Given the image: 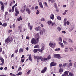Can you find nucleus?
I'll list each match as a JSON object with an SVG mask.
<instances>
[{
    "label": "nucleus",
    "mask_w": 76,
    "mask_h": 76,
    "mask_svg": "<svg viewBox=\"0 0 76 76\" xmlns=\"http://www.w3.org/2000/svg\"><path fill=\"white\" fill-rule=\"evenodd\" d=\"M60 50V48H56L55 50V51H59Z\"/></svg>",
    "instance_id": "47"
},
{
    "label": "nucleus",
    "mask_w": 76,
    "mask_h": 76,
    "mask_svg": "<svg viewBox=\"0 0 76 76\" xmlns=\"http://www.w3.org/2000/svg\"><path fill=\"white\" fill-rule=\"evenodd\" d=\"M68 41H69L70 42H71V43L73 42V40L70 39H69Z\"/></svg>",
    "instance_id": "35"
},
{
    "label": "nucleus",
    "mask_w": 76,
    "mask_h": 76,
    "mask_svg": "<svg viewBox=\"0 0 76 76\" xmlns=\"http://www.w3.org/2000/svg\"><path fill=\"white\" fill-rule=\"evenodd\" d=\"M22 72H19L17 74V76H19V75H22Z\"/></svg>",
    "instance_id": "26"
},
{
    "label": "nucleus",
    "mask_w": 76,
    "mask_h": 76,
    "mask_svg": "<svg viewBox=\"0 0 76 76\" xmlns=\"http://www.w3.org/2000/svg\"><path fill=\"white\" fill-rule=\"evenodd\" d=\"M57 19H58V20H61V17L60 16H58L57 17Z\"/></svg>",
    "instance_id": "30"
},
{
    "label": "nucleus",
    "mask_w": 76,
    "mask_h": 76,
    "mask_svg": "<svg viewBox=\"0 0 76 76\" xmlns=\"http://www.w3.org/2000/svg\"><path fill=\"white\" fill-rule=\"evenodd\" d=\"M13 4V2L12 1L11 2V3L10 4V6H12V5Z\"/></svg>",
    "instance_id": "55"
},
{
    "label": "nucleus",
    "mask_w": 76,
    "mask_h": 76,
    "mask_svg": "<svg viewBox=\"0 0 76 76\" xmlns=\"http://www.w3.org/2000/svg\"><path fill=\"white\" fill-rule=\"evenodd\" d=\"M0 60H1L2 63H4V59L1 56L0 57Z\"/></svg>",
    "instance_id": "16"
},
{
    "label": "nucleus",
    "mask_w": 76,
    "mask_h": 76,
    "mask_svg": "<svg viewBox=\"0 0 76 76\" xmlns=\"http://www.w3.org/2000/svg\"><path fill=\"white\" fill-rule=\"evenodd\" d=\"M25 7H22L20 11L22 13H23L24 12H25Z\"/></svg>",
    "instance_id": "14"
},
{
    "label": "nucleus",
    "mask_w": 76,
    "mask_h": 76,
    "mask_svg": "<svg viewBox=\"0 0 76 76\" xmlns=\"http://www.w3.org/2000/svg\"><path fill=\"white\" fill-rule=\"evenodd\" d=\"M15 12H16V13H15V16H18V14L19 13V12L18 10V8L17 7L15 8Z\"/></svg>",
    "instance_id": "4"
},
{
    "label": "nucleus",
    "mask_w": 76,
    "mask_h": 76,
    "mask_svg": "<svg viewBox=\"0 0 76 76\" xmlns=\"http://www.w3.org/2000/svg\"><path fill=\"white\" fill-rule=\"evenodd\" d=\"M66 24H67V25H69V24H70V23H69V21H67L66 22Z\"/></svg>",
    "instance_id": "62"
},
{
    "label": "nucleus",
    "mask_w": 76,
    "mask_h": 76,
    "mask_svg": "<svg viewBox=\"0 0 76 76\" xmlns=\"http://www.w3.org/2000/svg\"><path fill=\"white\" fill-rule=\"evenodd\" d=\"M39 34H40V35H43V31H41L39 33Z\"/></svg>",
    "instance_id": "41"
},
{
    "label": "nucleus",
    "mask_w": 76,
    "mask_h": 76,
    "mask_svg": "<svg viewBox=\"0 0 76 76\" xmlns=\"http://www.w3.org/2000/svg\"><path fill=\"white\" fill-rule=\"evenodd\" d=\"M72 65H73V63L72 62H70L69 63V66H72Z\"/></svg>",
    "instance_id": "44"
},
{
    "label": "nucleus",
    "mask_w": 76,
    "mask_h": 76,
    "mask_svg": "<svg viewBox=\"0 0 76 76\" xmlns=\"http://www.w3.org/2000/svg\"><path fill=\"white\" fill-rule=\"evenodd\" d=\"M34 59L35 60H41L42 61H46L47 60V59L45 58H42V57L39 56H34Z\"/></svg>",
    "instance_id": "1"
},
{
    "label": "nucleus",
    "mask_w": 76,
    "mask_h": 76,
    "mask_svg": "<svg viewBox=\"0 0 76 76\" xmlns=\"http://www.w3.org/2000/svg\"><path fill=\"white\" fill-rule=\"evenodd\" d=\"M69 75L70 76H74V74L71 72H70L69 73Z\"/></svg>",
    "instance_id": "29"
},
{
    "label": "nucleus",
    "mask_w": 76,
    "mask_h": 76,
    "mask_svg": "<svg viewBox=\"0 0 76 76\" xmlns=\"http://www.w3.org/2000/svg\"><path fill=\"white\" fill-rule=\"evenodd\" d=\"M8 15V12H5V16H6V15Z\"/></svg>",
    "instance_id": "50"
},
{
    "label": "nucleus",
    "mask_w": 76,
    "mask_h": 76,
    "mask_svg": "<svg viewBox=\"0 0 76 76\" xmlns=\"http://www.w3.org/2000/svg\"><path fill=\"white\" fill-rule=\"evenodd\" d=\"M11 11L12 12H14V8H13V7H12Z\"/></svg>",
    "instance_id": "54"
},
{
    "label": "nucleus",
    "mask_w": 76,
    "mask_h": 76,
    "mask_svg": "<svg viewBox=\"0 0 76 76\" xmlns=\"http://www.w3.org/2000/svg\"><path fill=\"white\" fill-rule=\"evenodd\" d=\"M56 43L53 44V43L50 42L49 43V46L52 48H54L56 46Z\"/></svg>",
    "instance_id": "8"
},
{
    "label": "nucleus",
    "mask_w": 76,
    "mask_h": 76,
    "mask_svg": "<svg viewBox=\"0 0 76 76\" xmlns=\"http://www.w3.org/2000/svg\"><path fill=\"white\" fill-rule=\"evenodd\" d=\"M39 5L40 7L42 8H43V5H42V4L41 2H39Z\"/></svg>",
    "instance_id": "18"
},
{
    "label": "nucleus",
    "mask_w": 76,
    "mask_h": 76,
    "mask_svg": "<svg viewBox=\"0 0 76 76\" xmlns=\"http://www.w3.org/2000/svg\"><path fill=\"white\" fill-rule=\"evenodd\" d=\"M46 60H50L51 59V56L50 55H49L48 57L46 58Z\"/></svg>",
    "instance_id": "24"
},
{
    "label": "nucleus",
    "mask_w": 76,
    "mask_h": 76,
    "mask_svg": "<svg viewBox=\"0 0 76 76\" xmlns=\"http://www.w3.org/2000/svg\"><path fill=\"white\" fill-rule=\"evenodd\" d=\"M48 25H51L52 23V21H49L47 22Z\"/></svg>",
    "instance_id": "28"
},
{
    "label": "nucleus",
    "mask_w": 76,
    "mask_h": 76,
    "mask_svg": "<svg viewBox=\"0 0 76 76\" xmlns=\"http://www.w3.org/2000/svg\"><path fill=\"white\" fill-rule=\"evenodd\" d=\"M41 27L40 26H39L38 27L35 28V30H36L37 31H40L41 30Z\"/></svg>",
    "instance_id": "11"
},
{
    "label": "nucleus",
    "mask_w": 76,
    "mask_h": 76,
    "mask_svg": "<svg viewBox=\"0 0 76 76\" xmlns=\"http://www.w3.org/2000/svg\"><path fill=\"white\" fill-rule=\"evenodd\" d=\"M0 4L2 5V6H4V4H3V3L2 1H1L0 2Z\"/></svg>",
    "instance_id": "37"
},
{
    "label": "nucleus",
    "mask_w": 76,
    "mask_h": 76,
    "mask_svg": "<svg viewBox=\"0 0 76 76\" xmlns=\"http://www.w3.org/2000/svg\"><path fill=\"white\" fill-rule=\"evenodd\" d=\"M12 27L13 28H15V24H13L12 25Z\"/></svg>",
    "instance_id": "59"
},
{
    "label": "nucleus",
    "mask_w": 76,
    "mask_h": 76,
    "mask_svg": "<svg viewBox=\"0 0 76 76\" xmlns=\"http://www.w3.org/2000/svg\"><path fill=\"white\" fill-rule=\"evenodd\" d=\"M18 28H18V30H20V29H22V26H19L18 27Z\"/></svg>",
    "instance_id": "36"
},
{
    "label": "nucleus",
    "mask_w": 76,
    "mask_h": 76,
    "mask_svg": "<svg viewBox=\"0 0 76 76\" xmlns=\"http://www.w3.org/2000/svg\"><path fill=\"white\" fill-rule=\"evenodd\" d=\"M41 47H42L41 49H42V51H43V50H44L45 45H44V44L42 43L41 44Z\"/></svg>",
    "instance_id": "13"
},
{
    "label": "nucleus",
    "mask_w": 76,
    "mask_h": 76,
    "mask_svg": "<svg viewBox=\"0 0 76 76\" xmlns=\"http://www.w3.org/2000/svg\"><path fill=\"white\" fill-rule=\"evenodd\" d=\"M58 44L60 45H61V47H64V45H63V43L61 42H59Z\"/></svg>",
    "instance_id": "22"
},
{
    "label": "nucleus",
    "mask_w": 76,
    "mask_h": 76,
    "mask_svg": "<svg viewBox=\"0 0 76 76\" xmlns=\"http://www.w3.org/2000/svg\"><path fill=\"white\" fill-rule=\"evenodd\" d=\"M53 56L55 58H58V59L61 58V57L60 56V55L59 54H54Z\"/></svg>",
    "instance_id": "3"
},
{
    "label": "nucleus",
    "mask_w": 76,
    "mask_h": 76,
    "mask_svg": "<svg viewBox=\"0 0 76 76\" xmlns=\"http://www.w3.org/2000/svg\"><path fill=\"white\" fill-rule=\"evenodd\" d=\"M59 73H62V72H63V68H60L59 69Z\"/></svg>",
    "instance_id": "20"
},
{
    "label": "nucleus",
    "mask_w": 76,
    "mask_h": 76,
    "mask_svg": "<svg viewBox=\"0 0 76 76\" xmlns=\"http://www.w3.org/2000/svg\"><path fill=\"white\" fill-rule=\"evenodd\" d=\"M31 71H32V69L29 70L27 73V75H29V73H30Z\"/></svg>",
    "instance_id": "32"
},
{
    "label": "nucleus",
    "mask_w": 76,
    "mask_h": 76,
    "mask_svg": "<svg viewBox=\"0 0 76 76\" xmlns=\"http://www.w3.org/2000/svg\"><path fill=\"white\" fill-rule=\"evenodd\" d=\"M59 66L60 68H61V67H63V65H62V64H59Z\"/></svg>",
    "instance_id": "39"
},
{
    "label": "nucleus",
    "mask_w": 76,
    "mask_h": 76,
    "mask_svg": "<svg viewBox=\"0 0 76 76\" xmlns=\"http://www.w3.org/2000/svg\"><path fill=\"white\" fill-rule=\"evenodd\" d=\"M41 20V21H45V19L44 18H42Z\"/></svg>",
    "instance_id": "52"
},
{
    "label": "nucleus",
    "mask_w": 76,
    "mask_h": 76,
    "mask_svg": "<svg viewBox=\"0 0 76 76\" xmlns=\"http://www.w3.org/2000/svg\"><path fill=\"white\" fill-rule=\"evenodd\" d=\"M74 66L75 67H76V62H75L74 63Z\"/></svg>",
    "instance_id": "60"
},
{
    "label": "nucleus",
    "mask_w": 76,
    "mask_h": 76,
    "mask_svg": "<svg viewBox=\"0 0 76 76\" xmlns=\"http://www.w3.org/2000/svg\"><path fill=\"white\" fill-rule=\"evenodd\" d=\"M1 10L2 12H4V6H1Z\"/></svg>",
    "instance_id": "21"
},
{
    "label": "nucleus",
    "mask_w": 76,
    "mask_h": 76,
    "mask_svg": "<svg viewBox=\"0 0 76 76\" xmlns=\"http://www.w3.org/2000/svg\"><path fill=\"white\" fill-rule=\"evenodd\" d=\"M24 61H25V59H22L21 60V62H22V63H23Z\"/></svg>",
    "instance_id": "48"
},
{
    "label": "nucleus",
    "mask_w": 76,
    "mask_h": 76,
    "mask_svg": "<svg viewBox=\"0 0 76 76\" xmlns=\"http://www.w3.org/2000/svg\"><path fill=\"white\" fill-rule=\"evenodd\" d=\"M7 23H4L2 24V26L6 27V26H7Z\"/></svg>",
    "instance_id": "23"
},
{
    "label": "nucleus",
    "mask_w": 76,
    "mask_h": 76,
    "mask_svg": "<svg viewBox=\"0 0 76 76\" xmlns=\"http://www.w3.org/2000/svg\"><path fill=\"white\" fill-rule=\"evenodd\" d=\"M10 75L11 76H16V75H15V74H12V73H11L10 74Z\"/></svg>",
    "instance_id": "34"
},
{
    "label": "nucleus",
    "mask_w": 76,
    "mask_h": 76,
    "mask_svg": "<svg viewBox=\"0 0 76 76\" xmlns=\"http://www.w3.org/2000/svg\"><path fill=\"white\" fill-rule=\"evenodd\" d=\"M23 52V49L22 48H20V49L19 50V53H21Z\"/></svg>",
    "instance_id": "27"
},
{
    "label": "nucleus",
    "mask_w": 76,
    "mask_h": 76,
    "mask_svg": "<svg viewBox=\"0 0 76 76\" xmlns=\"http://www.w3.org/2000/svg\"><path fill=\"white\" fill-rule=\"evenodd\" d=\"M63 66L64 67H66V66H67V63H65L63 65Z\"/></svg>",
    "instance_id": "49"
},
{
    "label": "nucleus",
    "mask_w": 76,
    "mask_h": 76,
    "mask_svg": "<svg viewBox=\"0 0 76 76\" xmlns=\"http://www.w3.org/2000/svg\"><path fill=\"white\" fill-rule=\"evenodd\" d=\"M38 6H36L35 7V9H36V10H37L38 9Z\"/></svg>",
    "instance_id": "61"
},
{
    "label": "nucleus",
    "mask_w": 76,
    "mask_h": 76,
    "mask_svg": "<svg viewBox=\"0 0 76 76\" xmlns=\"http://www.w3.org/2000/svg\"><path fill=\"white\" fill-rule=\"evenodd\" d=\"M39 13V10H37V12L36 13V15H38Z\"/></svg>",
    "instance_id": "43"
},
{
    "label": "nucleus",
    "mask_w": 76,
    "mask_h": 76,
    "mask_svg": "<svg viewBox=\"0 0 76 76\" xmlns=\"http://www.w3.org/2000/svg\"><path fill=\"white\" fill-rule=\"evenodd\" d=\"M54 6L56 9H57V4H56V3H54Z\"/></svg>",
    "instance_id": "33"
},
{
    "label": "nucleus",
    "mask_w": 76,
    "mask_h": 76,
    "mask_svg": "<svg viewBox=\"0 0 76 76\" xmlns=\"http://www.w3.org/2000/svg\"><path fill=\"white\" fill-rule=\"evenodd\" d=\"M12 30H8V32L9 33H10V32H12Z\"/></svg>",
    "instance_id": "51"
},
{
    "label": "nucleus",
    "mask_w": 76,
    "mask_h": 76,
    "mask_svg": "<svg viewBox=\"0 0 76 76\" xmlns=\"http://www.w3.org/2000/svg\"><path fill=\"white\" fill-rule=\"evenodd\" d=\"M69 72V71H65L64 74H63L61 76H69L68 73Z\"/></svg>",
    "instance_id": "5"
},
{
    "label": "nucleus",
    "mask_w": 76,
    "mask_h": 76,
    "mask_svg": "<svg viewBox=\"0 0 76 76\" xmlns=\"http://www.w3.org/2000/svg\"><path fill=\"white\" fill-rule=\"evenodd\" d=\"M18 52V49H17V50H16L15 52V53H17Z\"/></svg>",
    "instance_id": "53"
},
{
    "label": "nucleus",
    "mask_w": 76,
    "mask_h": 76,
    "mask_svg": "<svg viewBox=\"0 0 76 76\" xmlns=\"http://www.w3.org/2000/svg\"><path fill=\"white\" fill-rule=\"evenodd\" d=\"M34 9V7H32L31 8V10H33Z\"/></svg>",
    "instance_id": "64"
},
{
    "label": "nucleus",
    "mask_w": 76,
    "mask_h": 76,
    "mask_svg": "<svg viewBox=\"0 0 76 76\" xmlns=\"http://www.w3.org/2000/svg\"><path fill=\"white\" fill-rule=\"evenodd\" d=\"M47 67L45 66L43 70L41 71V73H44L45 72H46V70H47Z\"/></svg>",
    "instance_id": "10"
},
{
    "label": "nucleus",
    "mask_w": 76,
    "mask_h": 76,
    "mask_svg": "<svg viewBox=\"0 0 76 76\" xmlns=\"http://www.w3.org/2000/svg\"><path fill=\"white\" fill-rule=\"evenodd\" d=\"M38 51H39V52H42V51H43L42 49H38Z\"/></svg>",
    "instance_id": "45"
},
{
    "label": "nucleus",
    "mask_w": 76,
    "mask_h": 76,
    "mask_svg": "<svg viewBox=\"0 0 76 76\" xmlns=\"http://www.w3.org/2000/svg\"><path fill=\"white\" fill-rule=\"evenodd\" d=\"M26 11L28 12V13L29 14V15H30L31 14V10H30L29 9V8H27L26 9Z\"/></svg>",
    "instance_id": "17"
},
{
    "label": "nucleus",
    "mask_w": 76,
    "mask_h": 76,
    "mask_svg": "<svg viewBox=\"0 0 76 76\" xmlns=\"http://www.w3.org/2000/svg\"><path fill=\"white\" fill-rule=\"evenodd\" d=\"M38 51V49H36L34 50L33 52L34 53H37Z\"/></svg>",
    "instance_id": "25"
},
{
    "label": "nucleus",
    "mask_w": 76,
    "mask_h": 76,
    "mask_svg": "<svg viewBox=\"0 0 76 76\" xmlns=\"http://www.w3.org/2000/svg\"><path fill=\"white\" fill-rule=\"evenodd\" d=\"M23 18H22V17L20 16L19 18H17V20L18 22H20V20H22Z\"/></svg>",
    "instance_id": "15"
},
{
    "label": "nucleus",
    "mask_w": 76,
    "mask_h": 76,
    "mask_svg": "<svg viewBox=\"0 0 76 76\" xmlns=\"http://www.w3.org/2000/svg\"><path fill=\"white\" fill-rule=\"evenodd\" d=\"M26 38L27 39H29V37L27 36Z\"/></svg>",
    "instance_id": "56"
},
{
    "label": "nucleus",
    "mask_w": 76,
    "mask_h": 76,
    "mask_svg": "<svg viewBox=\"0 0 76 76\" xmlns=\"http://www.w3.org/2000/svg\"><path fill=\"white\" fill-rule=\"evenodd\" d=\"M45 6H46V7H48V5L47 4V3L45 2Z\"/></svg>",
    "instance_id": "42"
},
{
    "label": "nucleus",
    "mask_w": 76,
    "mask_h": 76,
    "mask_svg": "<svg viewBox=\"0 0 76 76\" xmlns=\"http://www.w3.org/2000/svg\"><path fill=\"white\" fill-rule=\"evenodd\" d=\"M4 41L5 42L7 43V44H9V42L11 43V42H12V41H13V38L12 37L10 38L8 37Z\"/></svg>",
    "instance_id": "2"
},
{
    "label": "nucleus",
    "mask_w": 76,
    "mask_h": 76,
    "mask_svg": "<svg viewBox=\"0 0 76 76\" xmlns=\"http://www.w3.org/2000/svg\"><path fill=\"white\" fill-rule=\"evenodd\" d=\"M39 45H36L34 46V48H39Z\"/></svg>",
    "instance_id": "31"
},
{
    "label": "nucleus",
    "mask_w": 76,
    "mask_h": 76,
    "mask_svg": "<svg viewBox=\"0 0 76 76\" xmlns=\"http://www.w3.org/2000/svg\"><path fill=\"white\" fill-rule=\"evenodd\" d=\"M36 38H37V42L39 41V33H37V34L35 36Z\"/></svg>",
    "instance_id": "9"
},
{
    "label": "nucleus",
    "mask_w": 76,
    "mask_h": 76,
    "mask_svg": "<svg viewBox=\"0 0 76 76\" xmlns=\"http://www.w3.org/2000/svg\"><path fill=\"white\" fill-rule=\"evenodd\" d=\"M59 41H60L61 42H62V39H61V37H59Z\"/></svg>",
    "instance_id": "38"
},
{
    "label": "nucleus",
    "mask_w": 76,
    "mask_h": 76,
    "mask_svg": "<svg viewBox=\"0 0 76 76\" xmlns=\"http://www.w3.org/2000/svg\"><path fill=\"white\" fill-rule=\"evenodd\" d=\"M31 42L32 44H36L37 43L36 40H35V39L34 38L32 39L31 40Z\"/></svg>",
    "instance_id": "7"
},
{
    "label": "nucleus",
    "mask_w": 76,
    "mask_h": 76,
    "mask_svg": "<svg viewBox=\"0 0 76 76\" xmlns=\"http://www.w3.org/2000/svg\"><path fill=\"white\" fill-rule=\"evenodd\" d=\"M28 59L32 62V57H31V54H30L29 55V57H28Z\"/></svg>",
    "instance_id": "19"
},
{
    "label": "nucleus",
    "mask_w": 76,
    "mask_h": 76,
    "mask_svg": "<svg viewBox=\"0 0 76 76\" xmlns=\"http://www.w3.org/2000/svg\"><path fill=\"white\" fill-rule=\"evenodd\" d=\"M57 63L54 62H52L50 64V67L51 68L52 66H56Z\"/></svg>",
    "instance_id": "6"
},
{
    "label": "nucleus",
    "mask_w": 76,
    "mask_h": 76,
    "mask_svg": "<svg viewBox=\"0 0 76 76\" xmlns=\"http://www.w3.org/2000/svg\"><path fill=\"white\" fill-rule=\"evenodd\" d=\"M50 18L51 19L53 20L54 19V14H51Z\"/></svg>",
    "instance_id": "12"
},
{
    "label": "nucleus",
    "mask_w": 76,
    "mask_h": 76,
    "mask_svg": "<svg viewBox=\"0 0 76 76\" xmlns=\"http://www.w3.org/2000/svg\"><path fill=\"white\" fill-rule=\"evenodd\" d=\"M28 23V27L30 26H30V24L29 23Z\"/></svg>",
    "instance_id": "63"
},
{
    "label": "nucleus",
    "mask_w": 76,
    "mask_h": 76,
    "mask_svg": "<svg viewBox=\"0 0 76 76\" xmlns=\"http://www.w3.org/2000/svg\"><path fill=\"white\" fill-rule=\"evenodd\" d=\"M66 20H67V19H66V18L64 20V22H66Z\"/></svg>",
    "instance_id": "57"
},
{
    "label": "nucleus",
    "mask_w": 76,
    "mask_h": 76,
    "mask_svg": "<svg viewBox=\"0 0 76 76\" xmlns=\"http://www.w3.org/2000/svg\"><path fill=\"white\" fill-rule=\"evenodd\" d=\"M57 29H58V31H60L61 30V28L60 27H58L57 28Z\"/></svg>",
    "instance_id": "46"
},
{
    "label": "nucleus",
    "mask_w": 76,
    "mask_h": 76,
    "mask_svg": "<svg viewBox=\"0 0 76 76\" xmlns=\"http://www.w3.org/2000/svg\"><path fill=\"white\" fill-rule=\"evenodd\" d=\"M28 27L29 28L30 30H32V26H30Z\"/></svg>",
    "instance_id": "40"
},
{
    "label": "nucleus",
    "mask_w": 76,
    "mask_h": 76,
    "mask_svg": "<svg viewBox=\"0 0 76 76\" xmlns=\"http://www.w3.org/2000/svg\"><path fill=\"white\" fill-rule=\"evenodd\" d=\"M63 42H64V44H67V42H66V41H63Z\"/></svg>",
    "instance_id": "58"
}]
</instances>
